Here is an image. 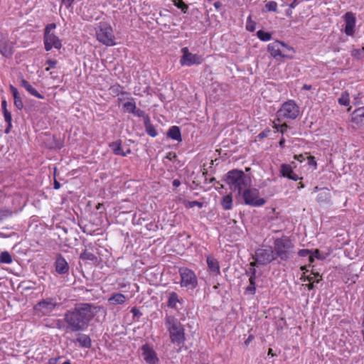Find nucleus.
Here are the masks:
<instances>
[{
	"instance_id": "f257e3e1",
	"label": "nucleus",
	"mask_w": 364,
	"mask_h": 364,
	"mask_svg": "<svg viewBox=\"0 0 364 364\" xmlns=\"http://www.w3.org/2000/svg\"><path fill=\"white\" fill-rule=\"evenodd\" d=\"M97 309L91 304H76L73 309L68 311L64 315V321L67 323L68 328L75 332L85 330L89 322L95 316Z\"/></svg>"
},
{
	"instance_id": "f03ea898",
	"label": "nucleus",
	"mask_w": 364,
	"mask_h": 364,
	"mask_svg": "<svg viewBox=\"0 0 364 364\" xmlns=\"http://www.w3.org/2000/svg\"><path fill=\"white\" fill-rule=\"evenodd\" d=\"M225 181L231 190L239 194L250 184V178L242 171L233 169L228 172Z\"/></svg>"
},
{
	"instance_id": "7ed1b4c3",
	"label": "nucleus",
	"mask_w": 364,
	"mask_h": 364,
	"mask_svg": "<svg viewBox=\"0 0 364 364\" xmlns=\"http://www.w3.org/2000/svg\"><path fill=\"white\" fill-rule=\"evenodd\" d=\"M275 256L282 260H287L293 256L294 245L288 237L284 236L274 240Z\"/></svg>"
},
{
	"instance_id": "20e7f679",
	"label": "nucleus",
	"mask_w": 364,
	"mask_h": 364,
	"mask_svg": "<svg viewBox=\"0 0 364 364\" xmlns=\"http://www.w3.org/2000/svg\"><path fill=\"white\" fill-rule=\"evenodd\" d=\"M166 326L169 331L173 343H182L184 340V329L182 324L174 317L168 316L166 318Z\"/></svg>"
},
{
	"instance_id": "39448f33",
	"label": "nucleus",
	"mask_w": 364,
	"mask_h": 364,
	"mask_svg": "<svg viewBox=\"0 0 364 364\" xmlns=\"http://www.w3.org/2000/svg\"><path fill=\"white\" fill-rule=\"evenodd\" d=\"M97 39L107 46L115 45L114 36L112 26L106 22H100L96 31Z\"/></svg>"
},
{
	"instance_id": "423d86ee",
	"label": "nucleus",
	"mask_w": 364,
	"mask_h": 364,
	"mask_svg": "<svg viewBox=\"0 0 364 364\" xmlns=\"http://www.w3.org/2000/svg\"><path fill=\"white\" fill-rule=\"evenodd\" d=\"M299 114V108L294 101L289 100L284 102L277 112V121L281 122L285 119H294Z\"/></svg>"
},
{
	"instance_id": "0eeeda50",
	"label": "nucleus",
	"mask_w": 364,
	"mask_h": 364,
	"mask_svg": "<svg viewBox=\"0 0 364 364\" xmlns=\"http://www.w3.org/2000/svg\"><path fill=\"white\" fill-rule=\"evenodd\" d=\"M267 48L271 55L274 58L278 57L289 59L293 58V55L291 54H289V52L290 51L294 52L293 48L282 41H275L269 44Z\"/></svg>"
},
{
	"instance_id": "6e6552de",
	"label": "nucleus",
	"mask_w": 364,
	"mask_h": 364,
	"mask_svg": "<svg viewBox=\"0 0 364 364\" xmlns=\"http://www.w3.org/2000/svg\"><path fill=\"white\" fill-rule=\"evenodd\" d=\"M181 276V286L188 289H193L198 286V279L196 274L188 268L179 269Z\"/></svg>"
},
{
	"instance_id": "1a4fd4ad",
	"label": "nucleus",
	"mask_w": 364,
	"mask_h": 364,
	"mask_svg": "<svg viewBox=\"0 0 364 364\" xmlns=\"http://www.w3.org/2000/svg\"><path fill=\"white\" fill-rule=\"evenodd\" d=\"M242 197L245 203L252 206H260L265 203L263 198L259 197V191L256 188H245Z\"/></svg>"
},
{
	"instance_id": "9d476101",
	"label": "nucleus",
	"mask_w": 364,
	"mask_h": 364,
	"mask_svg": "<svg viewBox=\"0 0 364 364\" xmlns=\"http://www.w3.org/2000/svg\"><path fill=\"white\" fill-rule=\"evenodd\" d=\"M274 251L272 247L260 248L255 252L254 259L259 264H267L275 259Z\"/></svg>"
},
{
	"instance_id": "9b49d317",
	"label": "nucleus",
	"mask_w": 364,
	"mask_h": 364,
	"mask_svg": "<svg viewBox=\"0 0 364 364\" xmlns=\"http://www.w3.org/2000/svg\"><path fill=\"white\" fill-rule=\"evenodd\" d=\"M181 52L183 55L180 60V63L182 65L191 66L193 65H199L203 61V58L201 55L190 53L188 48H183Z\"/></svg>"
},
{
	"instance_id": "f8f14e48",
	"label": "nucleus",
	"mask_w": 364,
	"mask_h": 364,
	"mask_svg": "<svg viewBox=\"0 0 364 364\" xmlns=\"http://www.w3.org/2000/svg\"><path fill=\"white\" fill-rule=\"evenodd\" d=\"M56 305L57 304L53 299L48 298L40 301L35 306L34 309L36 311L41 312L43 315H47L55 309Z\"/></svg>"
},
{
	"instance_id": "ddd939ff",
	"label": "nucleus",
	"mask_w": 364,
	"mask_h": 364,
	"mask_svg": "<svg viewBox=\"0 0 364 364\" xmlns=\"http://www.w3.org/2000/svg\"><path fill=\"white\" fill-rule=\"evenodd\" d=\"M0 53L6 58H10L14 53V43L5 36L0 40Z\"/></svg>"
},
{
	"instance_id": "4468645a",
	"label": "nucleus",
	"mask_w": 364,
	"mask_h": 364,
	"mask_svg": "<svg viewBox=\"0 0 364 364\" xmlns=\"http://www.w3.org/2000/svg\"><path fill=\"white\" fill-rule=\"evenodd\" d=\"M44 44L47 51L50 50L53 48L60 49L62 46L60 40L54 33L44 35Z\"/></svg>"
},
{
	"instance_id": "2eb2a0df",
	"label": "nucleus",
	"mask_w": 364,
	"mask_h": 364,
	"mask_svg": "<svg viewBox=\"0 0 364 364\" xmlns=\"http://www.w3.org/2000/svg\"><path fill=\"white\" fill-rule=\"evenodd\" d=\"M141 351L143 358L149 364H156L159 361L156 352L148 345H144L141 347Z\"/></svg>"
},
{
	"instance_id": "dca6fc26",
	"label": "nucleus",
	"mask_w": 364,
	"mask_h": 364,
	"mask_svg": "<svg viewBox=\"0 0 364 364\" xmlns=\"http://www.w3.org/2000/svg\"><path fill=\"white\" fill-rule=\"evenodd\" d=\"M345 33L348 36H353L354 32V27L355 26V18L354 14L351 12H347L345 14Z\"/></svg>"
},
{
	"instance_id": "f3484780",
	"label": "nucleus",
	"mask_w": 364,
	"mask_h": 364,
	"mask_svg": "<svg viewBox=\"0 0 364 364\" xmlns=\"http://www.w3.org/2000/svg\"><path fill=\"white\" fill-rule=\"evenodd\" d=\"M256 264H257L256 262V261L251 262L250 264V265L251 267L249 269V270L247 272V273L250 274V279H249L250 284L247 287L246 291L251 294H254L255 291V289H256V287H255L256 269L255 268V266L256 265Z\"/></svg>"
},
{
	"instance_id": "a211bd4d",
	"label": "nucleus",
	"mask_w": 364,
	"mask_h": 364,
	"mask_svg": "<svg viewBox=\"0 0 364 364\" xmlns=\"http://www.w3.org/2000/svg\"><path fill=\"white\" fill-rule=\"evenodd\" d=\"M280 172L284 177H287L293 181H298L301 178L294 172L291 166L288 164H282L280 168Z\"/></svg>"
},
{
	"instance_id": "6ab92c4d",
	"label": "nucleus",
	"mask_w": 364,
	"mask_h": 364,
	"mask_svg": "<svg viewBox=\"0 0 364 364\" xmlns=\"http://www.w3.org/2000/svg\"><path fill=\"white\" fill-rule=\"evenodd\" d=\"M352 122L361 127L364 125V107L355 109L352 114Z\"/></svg>"
},
{
	"instance_id": "aec40b11",
	"label": "nucleus",
	"mask_w": 364,
	"mask_h": 364,
	"mask_svg": "<svg viewBox=\"0 0 364 364\" xmlns=\"http://www.w3.org/2000/svg\"><path fill=\"white\" fill-rule=\"evenodd\" d=\"M55 270L58 274H65L69 270V265L66 260L61 256L58 255L55 261Z\"/></svg>"
},
{
	"instance_id": "412c9836",
	"label": "nucleus",
	"mask_w": 364,
	"mask_h": 364,
	"mask_svg": "<svg viewBox=\"0 0 364 364\" xmlns=\"http://www.w3.org/2000/svg\"><path fill=\"white\" fill-rule=\"evenodd\" d=\"M207 264L209 269L215 275H219L220 274V266L218 260L211 256L207 257Z\"/></svg>"
},
{
	"instance_id": "4be33fe9",
	"label": "nucleus",
	"mask_w": 364,
	"mask_h": 364,
	"mask_svg": "<svg viewBox=\"0 0 364 364\" xmlns=\"http://www.w3.org/2000/svg\"><path fill=\"white\" fill-rule=\"evenodd\" d=\"M109 147L112 149L113 153L116 155L126 156L127 154L131 152L129 149H127L126 151H123L121 147V141H117L111 143Z\"/></svg>"
},
{
	"instance_id": "5701e85b",
	"label": "nucleus",
	"mask_w": 364,
	"mask_h": 364,
	"mask_svg": "<svg viewBox=\"0 0 364 364\" xmlns=\"http://www.w3.org/2000/svg\"><path fill=\"white\" fill-rule=\"evenodd\" d=\"M21 85L31 95L39 98L43 99V96L41 95L32 85L26 80H21Z\"/></svg>"
},
{
	"instance_id": "b1692460",
	"label": "nucleus",
	"mask_w": 364,
	"mask_h": 364,
	"mask_svg": "<svg viewBox=\"0 0 364 364\" xmlns=\"http://www.w3.org/2000/svg\"><path fill=\"white\" fill-rule=\"evenodd\" d=\"M10 90L14 98V105L18 109H22L23 107V103L18 95V90L14 86L10 85Z\"/></svg>"
},
{
	"instance_id": "393cba45",
	"label": "nucleus",
	"mask_w": 364,
	"mask_h": 364,
	"mask_svg": "<svg viewBox=\"0 0 364 364\" xmlns=\"http://www.w3.org/2000/svg\"><path fill=\"white\" fill-rule=\"evenodd\" d=\"M167 136L172 139L181 141V131L176 126H173L168 129Z\"/></svg>"
},
{
	"instance_id": "a878e982",
	"label": "nucleus",
	"mask_w": 364,
	"mask_h": 364,
	"mask_svg": "<svg viewBox=\"0 0 364 364\" xmlns=\"http://www.w3.org/2000/svg\"><path fill=\"white\" fill-rule=\"evenodd\" d=\"M125 300V296L120 293L114 294L109 299V301L113 304H122Z\"/></svg>"
},
{
	"instance_id": "bb28decb",
	"label": "nucleus",
	"mask_w": 364,
	"mask_h": 364,
	"mask_svg": "<svg viewBox=\"0 0 364 364\" xmlns=\"http://www.w3.org/2000/svg\"><path fill=\"white\" fill-rule=\"evenodd\" d=\"M331 198L328 189L323 188L322 191L318 195L317 200L320 203H325L329 201Z\"/></svg>"
},
{
	"instance_id": "cd10ccee",
	"label": "nucleus",
	"mask_w": 364,
	"mask_h": 364,
	"mask_svg": "<svg viewBox=\"0 0 364 364\" xmlns=\"http://www.w3.org/2000/svg\"><path fill=\"white\" fill-rule=\"evenodd\" d=\"M80 258L85 261H91L93 262H96L97 260V257L94 254L87 250H85L80 254Z\"/></svg>"
},
{
	"instance_id": "c85d7f7f",
	"label": "nucleus",
	"mask_w": 364,
	"mask_h": 364,
	"mask_svg": "<svg viewBox=\"0 0 364 364\" xmlns=\"http://www.w3.org/2000/svg\"><path fill=\"white\" fill-rule=\"evenodd\" d=\"M178 301H179L177 294L175 292L170 293L168 301V306L170 308L176 309V304Z\"/></svg>"
},
{
	"instance_id": "c756f323",
	"label": "nucleus",
	"mask_w": 364,
	"mask_h": 364,
	"mask_svg": "<svg viewBox=\"0 0 364 364\" xmlns=\"http://www.w3.org/2000/svg\"><path fill=\"white\" fill-rule=\"evenodd\" d=\"M77 341L85 348H90L91 346V340L88 336L82 335L77 338Z\"/></svg>"
},
{
	"instance_id": "7c9ffc66",
	"label": "nucleus",
	"mask_w": 364,
	"mask_h": 364,
	"mask_svg": "<svg viewBox=\"0 0 364 364\" xmlns=\"http://www.w3.org/2000/svg\"><path fill=\"white\" fill-rule=\"evenodd\" d=\"M232 199L230 195H227L223 198L221 205L225 210L232 208Z\"/></svg>"
},
{
	"instance_id": "2f4dec72",
	"label": "nucleus",
	"mask_w": 364,
	"mask_h": 364,
	"mask_svg": "<svg viewBox=\"0 0 364 364\" xmlns=\"http://www.w3.org/2000/svg\"><path fill=\"white\" fill-rule=\"evenodd\" d=\"M145 127L146 131L149 136L154 137L157 135V132L156 129L151 124L149 123V120L147 117L146 120L145 121Z\"/></svg>"
},
{
	"instance_id": "473e14b6",
	"label": "nucleus",
	"mask_w": 364,
	"mask_h": 364,
	"mask_svg": "<svg viewBox=\"0 0 364 364\" xmlns=\"http://www.w3.org/2000/svg\"><path fill=\"white\" fill-rule=\"evenodd\" d=\"M109 90H110V93L114 95H119V94L128 95L127 92H122V87L119 85H118V84L112 85L109 88Z\"/></svg>"
},
{
	"instance_id": "72a5a7b5",
	"label": "nucleus",
	"mask_w": 364,
	"mask_h": 364,
	"mask_svg": "<svg viewBox=\"0 0 364 364\" xmlns=\"http://www.w3.org/2000/svg\"><path fill=\"white\" fill-rule=\"evenodd\" d=\"M0 262L5 264H11L12 262V258L11 255L5 251L0 254Z\"/></svg>"
},
{
	"instance_id": "f704fd0d",
	"label": "nucleus",
	"mask_w": 364,
	"mask_h": 364,
	"mask_svg": "<svg viewBox=\"0 0 364 364\" xmlns=\"http://www.w3.org/2000/svg\"><path fill=\"white\" fill-rule=\"evenodd\" d=\"M257 37L262 41H269L272 38L271 34L268 32H264L259 30L257 32Z\"/></svg>"
},
{
	"instance_id": "c9c22d12",
	"label": "nucleus",
	"mask_w": 364,
	"mask_h": 364,
	"mask_svg": "<svg viewBox=\"0 0 364 364\" xmlns=\"http://www.w3.org/2000/svg\"><path fill=\"white\" fill-rule=\"evenodd\" d=\"M338 102L341 105L348 106L349 105V94L344 92L338 99Z\"/></svg>"
},
{
	"instance_id": "e433bc0d",
	"label": "nucleus",
	"mask_w": 364,
	"mask_h": 364,
	"mask_svg": "<svg viewBox=\"0 0 364 364\" xmlns=\"http://www.w3.org/2000/svg\"><path fill=\"white\" fill-rule=\"evenodd\" d=\"M256 28L255 21L252 20L251 16H249L247 18L246 29L250 32H253Z\"/></svg>"
},
{
	"instance_id": "4c0bfd02",
	"label": "nucleus",
	"mask_w": 364,
	"mask_h": 364,
	"mask_svg": "<svg viewBox=\"0 0 364 364\" xmlns=\"http://www.w3.org/2000/svg\"><path fill=\"white\" fill-rule=\"evenodd\" d=\"M174 5L180 9L183 13H186L188 11V5L186 4L182 0L174 1Z\"/></svg>"
},
{
	"instance_id": "58836bf2",
	"label": "nucleus",
	"mask_w": 364,
	"mask_h": 364,
	"mask_svg": "<svg viewBox=\"0 0 364 364\" xmlns=\"http://www.w3.org/2000/svg\"><path fill=\"white\" fill-rule=\"evenodd\" d=\"M265 8L269 11L276 12L277 11V4L273 1H269L266 3Z\"/></svg>"
},
{
	"instance_id": "ea45409f",
	"label": "nucleus",
	"mask_w": 364,
	"mask_h": 364,
	"mask_svg": "<svg viewBox=\"0 0 364 364\" xmlns=\"http://www.w3.org/2000/svg\"><path fill=\"white\" fill-rule=\"evenodd\" d=\"M273 124V127L276 129L277 131H279L282 134H284L285 130L288 128V126L286 123L279 124L276 122V121H274Z\"/></svg>"
},
{
	"instance_id": "a19ab883",
	"label": "nucleus",
	"mask_w": 364,
	"mask_h": 364,
	"mask_svg": "<svg viewBox=\"0 0 364 364\" xmlns=\"http://www.w3.org/2000/svg\"><path fill=\"white\" fill-rule=\"evenodd\" d=\"M364 55V48L361 49H354L351 51V55L358 59L363 57Z\"/></svg>"
},
{
	"instance_id": "79ce46f5",
	"label": "nucleus",
	"mask_w": 364,
	"mask_h": 364,
	"mask_svg": "<svg viewBox=\"0 0 364 364\" xmlns=\"http://www.w3.org/2000/svg\"><path fill=\"white\" fill-rule=\"evenodd\" d=\"M124 107L129 112L132 113L136 108V104L134 102H127L124 104Z\"/></svg>"
},
{
	"instance_id": "37998d69",
	"label": "nucleus",
	"mask_w": 364,
	"mask_h": 364,
	"mask_svg": "<svg viewBox=\"0 0 364 364\" xmlns=\"http://www.w3.org/2000/svg\"><path fill=\"white\" fill-rule=\"evenodd\" d=\"M55 28H56L55 23H50V24L47 25L45 28L44 35L53 34V33H51V31L55 29Z\"/></svg>"
},
{
	"instance_id": "c03bdc74",
	"label": "nucleus",
	"mask_w": 364,
	"mask_h": 364,
	"mask_svg": "<svg viewBox=\"0 0 364 364\" xmlns=\"http://www.w3.org/2000/svg\"><path fill=\"white\" fill-rule=\"evenodd\" d=\"M4 112V119H5V121L9 124V127H11V114L10 112L9 111H6V112Z\"/></svg>"
},
{
	"instance_id": "a18cd8bd",
	"label": "nucleus",
	"mask_w": 364,
	"mask_h": 364,
	"mask_svg": "<svg viewBox=\"0 0 364 364\" xmlns=\"http://www.w3.org/2000/svg\"><path fill=\"white\" fill-rule=\"evenodd\" d=\"M306 159L308 161V165L309 166H314V167H316L317 166V163L315 160V158L312 156H306Z\"/></svg>"
},
{
	"instance_id": "49530a36",
	"label": "nucleus",
	"mask_w": 364,
	"mask_h": 364,
	"mask_svg": "<svg viewBox=\"0 0 364 364\" xmlns=\"http://www.w3.org/2000/svg\"><path fill=\"white\" fill-rule=\"evenodd\" d=\"M319 277V274H313V276L309 275L307 277V280L310 282L314 283V282H318L320 281L319 279H317V277Z\"/></svg>"
},
{
	"instance_id": "de8ad7c7",
	"label": "nucleus",
	"mask_w": 364,
	"mask_h": 364,
	"mask_svg": "<svg viewBox=\"0 0 364 364\" xmlns=\"http://www.w3.org/2000/svg\"><path fill=\"white\" fill-rule=\"evenodd\" d=\"M132 114H134L135 116L136 117H145V112L140 109H137L136 108L135 110L132 112Z\"/></svg>"
},
{
	"instance_id": "09e8293b",
	"label": "nucleus",
	"mask_w": 364,
	"mask_h": 364,
	"mask_svg": "<svg viewBox=\"0 0 364 364\" xmlns=\"http://www.w3.org/2000/svg\"><path fill=\"white\" fill-rule=\"evenodd\" d=\"M46 63L49 65L48 68H47L46 69V70H49L50 68H55L56 64H57V61L56 60H48Z\"/></svg>"
},
{
	"instance_id": "8fccbe9b",
	"label": "nucleus",
	"mask_w": 364,
	"mask_h": 364,
	"mask_svg": "<svg viewBox=\"0 0 364 364\" xmlns=\"http://www.w3.org/2000/svg\"><path fill=\"white\" fill-rule=\"evenodd\" d=\"M314 257L316 258H319V250H315L312 254L309 255V262H314Z\"/></svg>"
},
{
	"instance_id": "3c124183",
	"label": "nucleus",
	"mask_w": 364,
	"mask_h": 364,
	"mask_svg": "<svg viewBox=\"0 0 364 364\" xmlns=\"http://www.w3.org/2000/svg\"><path fill=\"white\" fill-rule=\"evenodd\" d=\"M306 155H307V153H305V154L294 155V159H296L300 162H302L303 161H304L306 159V157L305 156Z\"/></svg>"
},
{
	"instance_id": "603ef678",
	"label": "nucleus",
	"mask_w": 364,
	"mask_h": 364,
	"mask_svg": "<svg viewBox=\"0 0 364 364\" xmlns=\"http://www.w3.org/2000/svg\"><path fill=\"white\" fill-rule=\"evenodd\" d=\"M310 255H311V251L309 250H301L299 252V255L300 257H306V256H309Z\"/></svg>"
},
{
	"instance_id": "864d4df0",
	"label": "nucleus",
	"mask_w": 364,
	"mask_h": 364,
	"mask_svg": "<svg viewBox=\"0 0 364 364\" xmlns=\"http://www.w3.org/2000/svg\"><path fill=\"white\" fill-rule=\"evenodd\" d=\"M75 0H62V3L64 4L67 8L70 7Z\"/></svg>"
},
{
	"instance_id": "5fc2aeb1",
	"label": "nucleus",
	"mask_w": 364,
	"mask_h": 364,
	"mask_svg": "<svg viewBox=\"0 0 364 364\" xmlns=\"http://www.w3.org/2000/svg\"><path fill=\"white\" fill-rule=\"evenodd\" d=\"M195 205H198L199 208L202 207V203L198 201H192L190 203V206L193 207Z\"/></svg>"
},
{
	"instance_id": "6e6d98bb",
	"label": "nucleus",
	"mask_w": 364,
	"mask_h": 364,
	"mask_svg": "<svg viewBox=\"0 0 364 364\" xmlns=\"http://www.w3.org/2000/svg\"><path fill=\"white\" fill-rule=\"evenodd\" d=\"M6 106H7L6 101V100H3L2 102H1V107H2L3 112L8 111V109L6 108Z\"/></svg>"
},
{
	"instance_id": "4d7b16f0",
	"label": "nucleus",
	"mask_w": 364,
	"mask_h": 364,
	"mask_svg": "<svg viewBox=\"0 0 364 364\" xmlns=\"http://www.w3.org/2000/svg\"><path fill=\"white\" fill-rule=\"evenodd\" d=\"M253 336L250 335L249 336V337L247 338V340L245 341V344L246 346H247L251 341L253 339Z\"/></svg>"
},
{
	"instance_id": "13d9d810",
	"label": "nucleus",
	"mask_w": 364,
	"mask_h": 364,
	"mask_svg": "<svg viewBox=\"0 0 364 364\" xmlns=\"http://www.w3.org/2000/svg\"><path fill=\"white\" fill-rule=\"evenodd\" d=\"M181 184V182L178 179H175L173 180V186H175V187H178Z\"/></svg>"
},
{
	"instance_id": "bf43d9fd",
	"label": "nucleus",
	"mask_w": 364,
	"mask_h": 364,
	"mask_svg": "<svg viewBox=\"0 0 364 364\" xmlns=\"http://www.w3.org/2000/svg\"><path fill=\"white\" fill-rule=\"evenodd\" d=\"M60 187V183L58 182L57 181H55V182H54V188L55 189H58Z\"/></svg>"
},
{
	"instance_id": "052dcab7",
	"label": "nucleus",
	"mask_w": 364,
	"mask_h": 364,
	"mask_svg": "<svg viewBox=\"0 0 364 364\" xmlns=\"http://www.w3.org/2000/svg\"><path fill=\"white\" fill-rule=\"evenodd\" d=\"M303 90H309L311 89V85H304L302 87Z\"/></svg>"
},
{
	"instance_id": "680f3d73",
	"label": "nucleus",
	"mask_w": 364,
	"mask_h": 364,
	"mask_svg": "<svg viewBox=\"0 0 364 364\" xmlns=\"http://www.w3.org/2000/svg\"><path fill=\"white\" fill-rule=\"evenodd\" d=\"M214 6L216 8V9H218L221 6V3L219 2V1H216L214 3Z\"/></svg>"
},
{
	"instance_id": "e2e57ef3",
	"label": "nucleus",
	"mask_w": 364,
	"mask_h": 364,
	"mask_svg": "<svg viewBox=\"0 0 364 364\" xmlns=\"http://www.w3.org/2000/svg\"><path fill=\"white\" fill-rule=\"evenodd\" d=\"M306 286H307V287H308V289H309V290L313 289H314V283H312V282H311V283H310V284H306Z\"/></svg>"
},
{
	"instance_id": "0e129e2a",
	"label": "nucleus",
	"mask_w": 364,
	"mask_h": 364,
	"mask_svg": "<svg viewBox=\"0 0 364 364\" xmlns=\"http://www.w3.org/2000/svg\"><path fill=\"white\" fill-rule=\"evenodd\" d=\"M131 311L134 314V315H136L139 311L136 309V308H132Z\"/></svg>"
},
{
	"instance_id": "69168bd1",
	"label": "nucleus",
	"mask_w": 364,
	"mask_h": 364,
	"mask_svg": "<svg viewBox=\"0 0 364 364\" xmlns=\"http://www.w3.org/2000/svg\"><path fill=\"white\" fill-rule=\"evenodd\" d=\"M103 206V204L102 203H98L97 205L96 206V209L97 210H100V208Z\"/></svg>"
},
{
	"instance_id": "338daca9",
	"label": "nucleus",
	"mask_w": 364,
	"mask_h": 364,
	"mask_svg": "<svg viewBox=\"0 0 364 364\" xmlns=\"http://www.w3.org/2000/svg\"><path fill=\"white\" fill-rule=\"evenodd\" d=\"M284 141H285L284 139H283V138L280 140V141H279L280 146L282 147L284 146Z\"/></svg>"
},
{
	"instance_id": "774afa93",
	"label": "nucleus",
	"mask_w": 364,
	"mask_h": 364,
	"mask_svg": "<svg viewBox=\"0 0 364 364\" xmlns=\"http://www.w3.org/2000/svg\"><path fill=\"white\" fill-rule=\"evenodd\" d=\"M296 1H294L293 3H291V4L289 5V6H290L291 8H294V7L296 6Z\"/></svg>"
}]
</instances>
